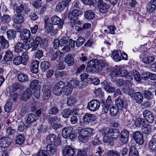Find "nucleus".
<instances>
[{
	"instance_id": "nucleus-1",
	"label": "nucleus",
	"mask_w": 156,
	"mask_h": 156,
	"mask_svg": "<svg viewBox=\"0 0 156 156\" xmlns=\"http://www.w3.org/2000/svg\"><path fill=\"white\" fill-rule=\"evenodd\" d=\"M101 132L104 135L103 141L112 145H113L112 142L116 140L120 135L118 130L108 128L103 129Z\"/></svg>"
},
{
	"instance_id": "nucleus-2",
	"label": "nucleus",
	"mask_w": 156,
	"mask_h": 156,
	"mask_svg": "<svg viewBox=\"0 0 156 156\" xmlns=\"http://www.w3.org/2000/svg\"><path fill=\"white\" fill-rule=\"evenodd\" d=\"M105 65V62L101 59L91 60L87 63L86 70L89 72L98 73L101 70Z\"/></svg>"
},
{
	"instance_id": "nucleus-3",
	"label": "nucleus",
	"mask_w": 156,
	"mask_h": 156,
	"mask_svg": "<svg viewBox=\"0 0 156 156\" xmlns=\"http://www.w3.org/2000/svg\"><path fill=\"white\" fill-rule=\"evenodd\" d=\"M96 116L94 114L90 113H86L83 116V121L80 123V125L83 126L88 125L89 123L96 119Z\"/></svg>"
},
{
	"instance_id": "nucleus-4",
	"label": "nucleus",
	"mask_w": 156,
	"mask_h": 156,
	"mask_svg": "<svg viewBox=\"0 0 156 156\" xmlns=\"http://www.w3.org/2000/svg\"><path fill=\"white\" fill-rule=\"evenodd\" d=\"M100 103L97 100H93L88 102L87 108L90 110L94 112L97 110L100 107Z\"/></svg>"
},
{
	"instance_id": "nucleus-5",
	"label": "nucleus",
	"mask_w": 156,
	"mask_h": 156,
	"mask_svg": "<svg viewBox=\"0 0 156 156\" xmlns=\"http://www.w3.org/2000/svg\"><path fill=\"white\" fill-rule=\"evenodd\" d=\"M65 87V83L62 81L58 82L54 87L53 93L56 95H59L62 94L63 88Z\"/></svg>"
},
{
	"instance_id": "nucleus-6",
	"label": "nucleus",
	"mask_w": 156,
	"mask_h": 156,
	"mask_svg": "<svg viewBox=\"0 0 156 156\" xmlns=\"http://www.w3.org/2000/svg\"><path fill=\"white\" fill-rule=\"evenodd\" d=\"M47 142L49 144H53L58 145L61 143L59 137H57L54 134H51L48 136L46 138Z\"/></svg>"
},
{
	"instance_id": "nucleus-7",
	"label": "nucleus",
	"mask_w": 156,
	"mask_h": 156,
	"mask_svg": "<svg viewBox=\"0 0 156 156\" xmlns=\"http://www.w3.org/2000/svg\"><path fill=\"white\" fill-rule=\"evenodd\" d=\"M52 24L54 25H58V27L59 29L62 28L64 21L61 20V19L57 16H54L51 18L50 20Z\"/></svg>"
},
{
	"instance_id": "nucleus-8",
	"label": "nucleus",
	"mask_w": 156,
	"mask_h": 156,
	"mask_svg": "<svg viewBox=\"0 0 156 156\" xmlns=\"http://www.w3.org/2000/svg\"><path fill=\"white\" fill-rule=\"evenodd\" d=\"M37 119V117L35 114L33 113L29 114L24 124L25 127L27 128L29 127L32 123L35 121Z\"/></svg>"
},
{
	"instance_id": "nucleus-9",
	"label": "nucleus",
	"mask_w": 156,
	"mask_h": 156,
	"mask_svg": "<svg viewBox=\"0 0 156 156\" xmlns=\"http://www.w3.org/2000/svg\"><path fill=\"white\" fill-rule=\"evenodd\" d=\"M133 138L136 143L140 145L142 144L144 142L143 136L140 132L136 131L133 134Z\"/></svg>"
},
{
	"instance_id": "nucleus-10",
	"label": "nucleus",
	"mask_w": 156,
	"mask_h": 156,
	"mask_svg": "<svg viewBox=\"0 0 156 156\" xmlns=\"http://www.w3.org/2000/svg\"><path fill=\"white\" fill-rule=\"evenodd\" d=\"M98 6L100 11L104 13L106 12L109 8V6L106 3L103 2V0H98Z\"/></svg>"
},
{
	"instance_id": "nucleus-11",
	"label": "nucleus",
	"mask_w": 156,
	"mask_h": 156,
	"mask_svg": "<svg viewBox=\"0 0 156 156\" xmlns=\"http://www.w3.org/2000/svg\"><path fill=\"white\" fill-rule=\"evenodd\" d=\"M129 74V73L126 69H123L122 71L119 68H118L115 72H113L111 74L112 77L117 76H126Z\"/></svg>"
},
{
	"instance_id": "nucleus-12",
	"label": "nucleus",
	"mask_w": 156,
	"mask_h": 156,
	"mask_svg": "<svg viewBox=\"0 0 156 156\" xmlns=\"http://www.w3.org/2000/svg\"><path fill=\"white\" fill-rule=\"evenodd\" d=\"M71 1V0H66L58 3L56 6V11L58 12L63 11L65 7L68 5Z\"/></svg>"
},
{
	"instance_id": "nucleus-13",
	"label": "nucleus",
	"mask_w": 156,
	"mask_h": 156,
	"mask_svg": "<svg viewBox=\"0 0 156 156\" xmlns=\"http://www.w3.org/2000/svg\"><path fill=\"white\" fill-rule=\"evenodd\" d=\"M42 91L43 99L45 100L48 99L51 96L50 87L46 85H44L42 88Z\"/></svg>"
},
{
	"instance_id": "nucleus-14",
	"label": "nucleus",
	"mask_w": 156,
	"mask_h": 156,
	"mask_svg": "<svg viewBox=\"0 0 156 156\" xmlns=\"http://www.w3.org/2000/svg\"><path fill=\"white\" fill-rule=\"evenodd\" d=\"M49 18H47L44 20V29L46 32L49 33L53 29V25L51 22Z\"/></svg>"
},
{
	"instance_id": "nucleus-15",
	"label": "nucleus",
	"mask_w": 156,
	"mask_h": 156,
	"mask_svg": "<svg viewBox=\"0 0 156 156\" xmlns=\"http://www.w3.org/2000/svg\"><path fill=\"white\" fill-rule=\"evenodd\" d=\"M129 136V132L126 130H124L121 133L120 140L123 143L126 144L128 141Z\"/></svg>"
},
{
	"instance_id": "nucleus-16",
	"label": "nucleus",
	"mask_w": 156,
	"mask_h": 156,
	"mask_svg": "<svg viewBox=\"0 0 156 156\" xmlns=\"http://www.w3.org/2000/svg\"><path fill=\"white\" fill-rule=\"evenodd\" d=\"M75 153L74 149L69 146L65 147L63 151V154L64 156H73Z\"/></svg>"
},
{
	"instance_id": "nucleus-17",
	"label": "nucleus",
	"mask_w": 156,
	"mask_h": 156,
	"mask_svg": "<svg viewBox=\"0 0 156 156\" xmlns=\"http://www.w3.org/2000/svg\"><path fill=\"white\" fill-rule=\"evenodd\" d=\"M30 31L28 30L24 29L20 33V40L23 41H26L29 39L30 36Z\"/></svg>"
},
{
	"instance_id": "nucleus-18",
	"label": "nucleus",
	"mask_w": 156,
	"mask_h": 156,
	"mask_svg": "<svg viewBox=\"0 0 156 156\" xmlns=\"http://www.w3.org/2000/svg\"><path fill=\"white\" fill-rule=\"evenodd\" d=\"M117 85L119 86H124L129 88L131 86V84L129 80H124L121 78L118 79L116 80Z\"/></svg>"
},
{
	"instance_id": "nucleus-19",
	"label": "nucleus",
	"mask_w": 156,
	"mask_h": 156,
	"mask_svg": "<svg viewBox=\"0 0 156 156\" xmlns=\"http://www.w3.org/2000/svg\"><path fill=\"white\" fill-rule=\"evenodd\" d=\"M11 140L9 138L4 137L0 138V147L5 148L9 146L10 144Z\"/></svg>"
},
{
	"instance_id": "nucleus-20",
	"label": "nucleus",
	"mask_w": 156,
	"mask_h": 156,
	"mask_svg": "<svg viewBox=\"0 0 156 156\" xmlns=\"http://www.w3.org/2000/svg\"><path fill=\"white\" fill-rule=\"evenodd\" d=\"M12 20L14 22V24L17 23L21 24L24 22V18L23 16L21 14H15L13 17Z\"/></svg>"
},
{
	"instance_id": "nucleus-21",
	"label": "nucleus",
	"mask_w": 156,
	"mask_h": 156,
	"mask_svg": "<svg viewBox=\"0 0 156 156\" xmlns=\"http://www.w3.org/2000/svg\"><path fill=\"white\" fill-rule=\"evenodd\" d=\"M73 130L72 126H69L64 128L62 131V136L64 138H67L71 133Z\"/></svg>"
},
{
	"instance_id": "nucleus-22",
	"label": "nucleus",
	"mask_w": 156,
	"mask_h": 156,
	"mask_svg": "<svg viewBox=\"0 0 156 156\" xmlns=\"http://www.w3.org/2000/svg\"><path fill=\"white\" fill-rule=\"evenodd\" d=\"M27 55L25 54H23L22 57L18 56L16 57L13 61V63L15 65H18L20 64L22 62L24 58H26V60L27 61L28 59Z\"/></svg>"
},
{
	"instance_id": "nucleus-23",
	"label": "nucleus",
	"mask_w": 156,
	"mask_h": 156,
	"mask_svg": "<svg viewBox=\"0 0 156 156\" xmlns=\"http://www.w3.org/2000/svg\"><path fill=\"white\" fill-rule=\"evenodd\" d=\"M31 91L30 89L27 88L22 94L20 99L22 101H27L30 97L31 95Z\"/></svg>"
},
{
	"instance_id": "nucleus-24",
	"label": "nucleus",
	"mask_w": 156,
	"mask_h": 156,
	"mask_svg": "<svg viewBox=\"0 0 156 156\" xmlns=\"http://www.w3.org/2000/svg\"><path fill=\"white\" fill-rule=\"evenodd\" d=\"M64 61L69 66L73 65L74 63V58L72 55L69 54H68L66 55Z\"/></svg>"
},
{
	"instance_id": "nucleus-25",
	"label": "nucleus",
	"mask_w": 156,
	"mask_h": 156,
	"mask_svg": "<svg viewBox=\"0 0 156 156\" xmlns=\"http://www.w3.org/2000/svg\"><path fill=\"white\" fill-rule=\"evenodd\" d=\"M39 63V61L37 60H34L32 62L30 69L32 73H36L38 72Z\"/></svg>"
},
{
	"instance_id": "nucleus-26",
	"label": "nucleus",
	"mask_w": 156,
	"mask_h": 156,
	"mask_svg": "<svg viewBox=\"0 0 156 156\" xmlns=\"http://www.w3.org/2000/svg\"><path fill=\"white\" fill-rule=\"evenodd\" d=\"M73 90V88L71 84H69L66 86H65V87L63 88L62 92L64 94L69 95L72 92Z\"/></svg>"
},
{
	"instance_id": "nucleus-27",
	"label": "nucleus",
	"mask_w": 156,
	"mask_h": 156,
	"mask_svg": "<svg viewBox=\"0 0 156 156\" xmlns=\"http://www.w3.org/2000/svg\"><path fill=\"white\" fill-rule=\"evenodd\" d=\"M17 78L18 81L20 82H26L28 80V76L24 73H19L17 75Z\"/></svg>"
},
{
	"instance_id": "nucleus-28",
	"label": "nucleus",
	"mask_w": 156,
	"mask_h": 156,
	"mask_svg": "<svg viewBox=\"0 0 156 156\" xmlns=\"http://www.w3.org/2000/svg\"><path fill=\"white\" fill-rule=\"evenodd\" d=\"M24 49L27 50L30 48L34 47V40L32 39H29L26 41L25 42H24Z\"/></svg>"
},
{
	"instance_id": "nucleus-29",
	"label": "nucleus",
	"mask_w": 156,
	"mask_h": 156,
	"mask_svg": "<svg viewBox=\"0 0 156 156\" xmlns=\"http://www.w3.org/2000/svg\"><path fill=\"white\" fill-rule=\"evenodd\" d=\"M152 126L149 124H144L142 128V131L145 134H149L151 132Z\"/></svg>"
},
{
	"instance_id": "nucleus-30",
	"label": "nucleus",
	"mask_w": 156,
	"mask_h": 156,
	"mask_svg": "<svg viewBox=\"0 0 156 156\" xmlns=\"http://www.w3.org/2000/svg\"><path fill=\"white\" fill-rule=\"evenodd\" d=\"M134 97L135 100L137 103H140L143 101V96L140 92H136L134 94Z\"/></svg>"
},
{
	"instance_id": "nucleus-31",
	"label": "nucleus",
	"mask_w": 156,
	"mask_h": 156,
	"mask_svg": "<svg viewBox=\"0 0 156 156\" xmlns=\"http://www.w3.org/2000/svg\"><path fill=\"white\" fill-rule=\"evenodd\" d=\"M124 102V100L123 99H121L119 98L115 100L116 106L120 109H122L124 107H125Z\"/></svg>"
},
{
	"instance_id": "nucleus-32",
	"label": "nucleus",
	"mask_w": 156,
	"mask_h": 156,
	"mask_svg": "<svg viewBox=\"0 0 156 156\" xmlns=\"http://www.w3.org/2000/svg\"><path fill=\"white\" fill-rule=\"evenodd\" d=\"M104 86V89L108 92L110 93H113L115 91L114 87L110 86L107 81L105 80L102 83Z\"/></svg>"
},
{
	"instance_id": "nucleus-33",
	"label": "nucleus",
	"mask_w": 156,
	"mask_h": 156,
	"mask_svg": "<svg viewBox=\"0 0 156 156\" xmlns=\"http://www.w3.org/2000/svg\"><path fill=\"white\" fill-rule=\"evenodd\" d=\"M64 55V54L62 52L60 51H56L55 53L51 55L50 56L51 60L52 61H55L56 60L57 57H58L59 58H61Z\"/></svg>"
},
{
	"instance_id": "nucleus-34",
	"label": "nucleus",
	"mask_w": 156,
	"mask_h": 156,
	"mask_svg": "<svg viewBox=\"0 0 156 156\" xmlns=\"http://www.w3.org/2000/svg\"><path fill=\"white\" fill-rule=\"evenodd\" d=\"M80 133L89 137L93 134V129L91 128H86L81 130Z\"/></svg>"
},
{
	"instance_id": "nucleus-35",
	"label": "nucleus",
	"mask_w": 156,
	"mask_h": 156,
	"mask_svg": "<svg viewBox=\"0 0 156 156\" xmlns=\"http://www.w3.org/2000/svg\"><path fill=\"white\" fill-rule=\"evenodd\" d=\"M56 146L54 144H49L47 147V150L49 151L52 154H55L56 153Z\"/></svg>"
},
{
	"instance_id": "nucleus-36",
	"label": "nucleus",
	"mask_w": 156,
	"mask_h": 156,
	"mask_svg": "<svg viewBox=\"0 0 156 156\" xmlns=\"http://www.w3.org/2000/svg\"><path fill=\"white\" fill-rule=\"evenodd\" d=\"M84 15L85 18L88 20L93 19L95 16L94 12L90 10L86 11L85 12Z\"/></svg>"
},
{
	"instance_id": "nucleus-37",
	"label": "nucleus",
	"mask_w": 156,
	"mask_h": 156,
	"mask_svg": "<svg viewBox=\"0 0 156 156\" xmlns=\"http://www.w3.org/2000/svg\"><path fill=\"white\" fill-rule=\"evenodd\" d=\"M0 42L2 48H7L9 46L8 41L4 38L3 36L0 37Z\"/></svg>"
},
{
	"instance_id": "nucleus-38",
	"label": "nucleus",
	"mask_w": 156,
	"mask_h": 156,
	"mask_svg": "<svg viewBox=\"0 0 156 156\" xmlns=\"http://www.w3.org/2000/svg\"><path fill=\"white\" fill-rule=\"evenodd\" d=\"M67 73L66 71H61L57 72L55 74V77L58 80H60L67 76Z\"/></svg>"
},
{
	"instance_id": "nucleus-39",
	"label": "nucleus",
	"mask_w": 156,
	"mask_h": 156,
	"mask_svg": "<svg viewBox=\"0 0 156 156\" xmlns=\"http://www.w3.org/2000/svg\"><path fill=\"white\" fill-rule=\"evenodd\" d=\"M12 56L13 54L12 52L9 50H7L5 51L4 59L5 62H8L11 60Z\"/></svg>"
},
{
	"instance_id": "nucleus-40",
	"label": "nucleus",
	"mask_w": 156,
	"mask_h": 156,
	"mask_svg": "<svg viewBox=\"0 0 156 156\" xmlns=\"http://www.w3.org/2000/svg\"><path fill=\"white\" fill-rule=\"evenodd\" d=\"M7 35L9 39H14L16 35V32L12 30H9L7 32Z\"/></svg>"
},
{
	"instance_id": "nucleus-41",
	"label": "nucleus",
	"mask_w": 156,
	"mask_h": 156,
	"mask_svg": "<svg viewBox=\"0 0 156 156\" xmlns=\"http://www.w3.org/2000/svg\"><path fill=\"white\" fill-rule=\"evenodd\" d=\"M129 156H138V153L137 150L133 146H131L129 149Z\"/></svg>"
},
{
	"instance_id": "nucleus-42",
	"label": "nucleus",
	"mask_w": 156,
	"mask_h": 156,
	"mask_svg": "<svg viewBox=\"0 0 156 156\" xmlns=\"http://www.w3.org/2000/svg\"><path fill=\"white\" fill-rule=\"evenodd\" d=\"M144 119L140 118H137L135 121V125L136 127H143L145 124Z\"/></svg>"
},
{
	"instance_id": "nucleus-43",
	"label": "nucleus",
	"mask_w": 156,
	"mask_h": 156,
	"mask_svg": "<svg viewBox=\"0 0 156 156\" xmlns=\"http://www.w3.org/2000/svg\"><path fill=\"white\" fill-rule=\"evenodd\" d=\"M25 140L24 137L21 134L19 135L16 136V144H23Z\"/></svg>"
},
{
	"instance_id": "nucleus-44",
	"label": "nucleus",
	"mask_w": 156,
	"mask_h": 156,
	"mask_svg": "<svg viewBox=\"0 0 156 156\" xmlns=\"http://www.w3.org/2000/svg\"><path fill=\"white\" fill-rule=\"evenodd\" d=\"M40 66L43 70L45 71L50 67V64L48 62L43 61L41 63Z\"/></svg>"
},
{
	"instance_id": "nucleus-45",
	"label": "nucleus",
	"mask_w": 156,
	"mask_h": 156,
	"mask_svg": "<svg viewBox=\"0 0 156 156\" xmlns=\"http://www.w3.org/2000/svg\"><path fill=\"white\" fill-rule=\"evenodd\" d=\"M119 111V108L116 106H112L109 109L110 114L112 116L116 115Z\"/></svg>"
},
{
	"instance_id": "nucleus-46",
	"label": "nucleus",
	"mask_w": 156,
	"mask_h": 156,
	"mask_svg": "<svg viewBox=\"0 0 156 156\" xmlns=\"http://www.w3.org/2000/svg\"><path fill=\"white\" fill-rule=\"evenodd\" d=\"M149 147L153 150H156V137L154 138L150 142Z\"/></svg>"
},
{
	"instance_id": "nucleus-47",
	"label": "nucleus",
	"mask_w": 156,
	"mask_h": 156,
	"mask_svg": "<svg viewBox=\"0 0 156 156\" xmlns=\"http://www.w3.org/2000/svg\"><path fill=\"white\" fill-rule=\"evenodd\" d=\"M133 75L134 76V79L136 80L137 82H140L141 80V78L140 73L136 71V69H134L133 70Z\"/></svg>"
},
{
	"instance_id": "nucleus-48",
	"label": "nucleus",
	"mask_w": 156,
	"mask_h": 156,
	"mask_svg": "<svg viewBox=\"0 0 156 156\" xmlns=\"http://www.w3.org/2000/svg\"><path fill=\"white\" fill-rule=\"evenodd\" d=\"M41 41V38L40 37H37L34 41V46L32 48L33 51H35L38 46L40 41Z\"/></svg>"
},
{
	"instance_id": "nucleus-49",
	"label": "nucleus",
	"mask_w": 156,
	"mask_h": 156,
	"mask_svg": "<svg viewBox=\"0 0 156 156\" xmlns=\"http://www.w3.org/2000/svg\"><path fill=\"white\" fill-rule=\"evenodd\" d=\"M24 44L21 42L18 43L16 45L15 47V51L18 53L20 51H22L23 48H24Z\"/></svg>"
},
{
	"instance_id": "nucleus-50",
	"label": "nucleus",
	"mask_w": 156,
	"mask_h": 156,
	"mask_svg": "<svg viewBox=\"0 0 156 156\" xmlns=\"http://www.w3.org/2000/svg\"><path fill=\"white\" fill-rule=\"evenodd\" d=\"M87 149L85 148L80 150L78 151L76 156H87Z\"/></svg>"
},
{
	"instance_id": "nucleus-51",
	"label": "nucleus",
	"mask_w": 156,
	"mask_h": 156,
	"mask_svg": "<svg viewBox=\"0 0 156 156\" xmlns=\"http://www.w3.org/2000/svg\"><path fill=\"white\" fill-rule=\"evenodd\" d=\"M61 114L63 117L67 118L71 115V112L69 109H65L62 111Z\"/></svg>"
},
{
	"instance_id": "nucleus-52",
	"label": "nucleus",
	"mask_w": 156,
	"mask_h": 156,
	"mask_svg": "<svg viewBox=\"0 0 156 156\" xmlns=\"http://www.w3.org/2000/svg\"><path fill=\"white\" fill-rule=\"evenodd\" d=\"M112 57L113 59L116 61H119L120 58L118 51L116 50L112 52Z\"/></svg>"
},
{
	"instance_id": "nucleus-53",
	"label": "nucleus",
	"mask_w": 156,
	"mask_h": 156,
	"mask_svg": "<svg viewBox=\"0 0 156 156\" xmlns=\"http://www.w3.org/2000/svg\"><path fill=\"white\" fill-rule=\"evenodd\" d=\"M85 41V39L82 37H80L77 39L76 43V45L77 47H79L83 44Z\"/></svg>"
},
{
	"instance_id": "nucleus-54",
	"label": "nucleus",
	"mask_w": 156,
	"mask_h": 156,
	"mask_svg": "<svg viewBox=\"0 0 156 156\" xmlns=\"http://www.w3.org/2000/svg\"><path fill=\"white\" fill-rule=\"evenodd\" d=\"M58 108L56 107H54L48 110V113L50 114L56 115L58 113Z\"/></svg>"
},
{
	"instance_id": "nucleus-55",
	"label": "nucleus",
	"mask_w": 156,
	"mask_h": 156,
	"mask_svg": "<svg viewBox=\"0 0 156 156\" xmlns=\"http://www.w3.org/2000/svg\"><path fill=\"white\" fill-rule=\"evenodd\" d=\"M82 14L81 11L77 9H74L69 13V15L71 14L73 16L76 17Z\"/></svg>"
},
{
	"instance_id": "nucleus-56",
	"label": "nucleus",
	"mask_w": 156,
	"mask_h": 156,
	"mask_svg": "<svg viewBox=\"0 0 156 156\" xmlns=\"http://www.w3.org/2000/svg\"><path fill=\"white\" fill-rule=\"evenodd\" d=\"M89 137L80 133L78 136V139L81 142L85 143L88 140Z\"/></svg>"
},
{
	"instance_id": "nucleus-57",
	"label": "nucleus",
	"mask_w": 156,
	"mask_h": 156,
	"mask_svg": "<svg viewBox=\"0 0 156 156\" xmlns=\"http://www.w3.org/2000/svg\"><path fill=\"white\" fill-rule=\"evenodd\" d=\"M11 20L10 17L8 14L4 15L2 18V21L3 22L6 23L9 22Z\"/></svg>"
},
{
	"instance_id": "nucleus-58",
	"label": "nucleus",
	"mask_w": 156,
	"mask_h": 156,
	"mask_svg": "<svg viewBox=\"0 0 156 156\" xmlns=\"http://www.w3.org/2000/svg\"><path fill=\"white\" fill-rule=\"evenodd\" d=\"M15 132L14 129H12L11 127H8L6 130V135L8 136H12L15 134Z\"/></svg>"
},
{
	"instance_id": "nucleus-59",
	"label": "nucleus",
	"mask_w": 156,
	"mask_h": 156,
	"mask_svg": "<svg viewBox=\"0 0 156 156\" xmlns=\"http://www.w3.org/2000/svg\"><path fill=\"white\" fill-rule=\"evenodd\" d=\"M39 81L37 80H32L30 83V88L32 89H34L38 85Z\"/></svg>"
},
{
	"instance_id": "nucleus-60",
	"label": "nucleus",
	"mask_w": 156,
	"mask_h": 156,
	"mask_svg": "<svg viewBox=\"0 0 156 156\" xmlns=\"http://www.w3.org/2000/svg\"><path fill=\"white\" fill-rule=\"evenodd\" d=\"M144 96L147 99H150L153 97L152 93L149 91L145 90L144 91Z\"/></svg>"
},
{
	"instance_id": "nucleus-61",
	"label": "nucleus",
	"mask_w": 156,
	"mask_h": 156,
	"mask_svg": "<svg viewBox=\"0 0 156 156\" xmlns=\"http://www.w3.org/2000/svg\"><path fill=\"white\" fill-rule=\"evenodd\" d=\"M69 40V38L67 37H62L59 41L60 45L62 46L66 44L68 42Z\"/></svg>"
},
{
	"instance_id": "nucleus-62",
	"label": "nucleus",
	"mask_w": 156,
	"mask_h": 156,
	"mask_svg": "<svg viewBox=\"0 0 156 156\" xmlns=\"http://www.w3.org/2000/svg\"><path fill=\"white\" fill-rule=\"evenodd\" d=\"M75 102L76 99L75 98L71 97L68 98L67 101V104L68 105L71 106L73 105Z\"/></svg>"
},
{
	"instance_id": "nucleus-63",
	"label": "nucleus",
	"mask_w": 156,
	"mask_h": 156,
	"mask_svg": "<svg viewBox=\"0 0 156 156\" xmlns=\"http://www.w3.org/2000/svg\"><path fill=\"white\" fill-rule=\"evenodd\" d=\"M37 156H50L49 153L45 150H41L37 154Z\"/></svg>"
},
{
	"instance_id": "nucleus-64",
	"label": "nucleus",
	"mask_w": 156,
	"mask_h": 156,
	"mask_svg": "<svg viewBox=\"0 0 156 156\" xmlns=\"http://www.w3.org/2000/svg\"><path fill=\"white\" fill-rule=\"evenodd\" d=\"M107 156H119V155L116 151L110 150L107 153Z\"/></svg>"
}]
</instances>
